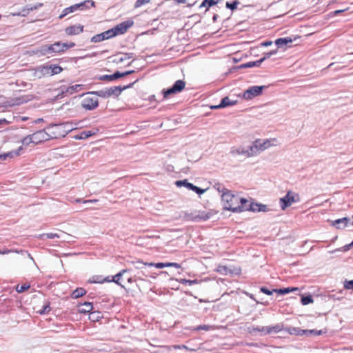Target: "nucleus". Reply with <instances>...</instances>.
<instances>
[{"label": "nucleus", "instance_id": "1", "mask_svg": "<svg viewBox=\"0 0 353 353\" xmlns=\"http://www.w3.org/2000/svg\"><path fill=\"white\" fill-rule=\"evenodd\" d=\"M73 127L72 124L68 122L50 124L47 127V130L50 132L51 137L52 139H57L59 137H64L70 131H72Z\"/></svg>", "mask_w": 353, "mask_h": 353}, {"label": "nucleus", "instance_id": "2", "mask_svg": "<svg viewBox=\"0 0 353 353\" xmlns=\"http://www.w3.org/2000/svg\"><path fill=\"white\" fill-rule=\"evenodd\" d=\"M241 197L234 194L230 190L221 194V202L225 210L234 212V208H237Z\"/></svg>", "mask_w": 353, "mask_h": 353}, {"label": "nucleus", "instance_id": "3", "mask_svg": "<svg viewBox=\"0 0 353 353\" xmlns=\"http://www.w3.org/2000/svg\"><path fill=\"white\" fill-rule=\"evenodd\" d=\"M95 6V3L92 0H85L79 3H75L72 5L68 8H65L62 13L59 15V18L60 19H63L65 16L68 15L70 13L74 12L77 10H88L92 7Z\"/></svg>", "mask_w": 353, "mask_h": 353}, {"label": "nucleus", "instance_id": "4", "mask_svg": "<svg viewBox=\"0 0 353 353\" xmlns=\"http://www.w3.org/2000/svg\"><path fill=\"white\" fill-rule=\"evenodd\" d=\"M39 51L42 55H49L54 53L63 52H65V49L63 43L57 41L50 45H44L41 46Z\"/></svg>", "mask_w": 353, "mask_h": 353}, {"label": "nucleus", "instance_id": "5", "mask_svg": "<svg viewBox=\"0 0 353 353\" xmlns=\"http://www.w3.org/2000/svg\"><path fill=\"white\" fill-rule=\"evenodd\" d=\"M214 214L212 211H195L194 212L185 213V219L192 221H205L210 219Z\"/></svg>", "mask_w": 353, "mask_h": 353}, {"label": "nucleus", "instance_id": "6", "mask_svg": "<svg viewBox=\"0 0 353 353\" xmlns=\"http://www.w3.org/2000/svg\"><path fill=\"white\" fill-rule=\"evenodd\" d=\"M283 325L276 324L272 326H256L253 327L254 332H259L261 336L271 334H276L281 331Z\"/></svg>", "mask_w": 353, "mask_h": 353}, {"label": "nucleus", "instance_id": "7", "mask_svg": "<svg viewBox=\"0 0 353 353\" xmlns=\"http://www.w3.org/2000/svg\"><path fill=\"white\" fill-rule=\"evenodd\" d=\"M81 106L85 110H93L99 106L98 98L95 95H89L87 92L81 101Z\"/></svg>", "mask_w": 353, "mask_h": 353}, {"label": "nucleus", "instance_id": "8", "mask_svg": "<svg viewBox=\"0 0 353 353\" xmlns=\"http://www.w3.org/2000/svg\"><path fill=\"white\" fill-rule=\"evenodd\" d=\"M259 206L258 203L251 202L245 198H241L239 204L237 208H234V213L241 212L243 211L254 212V208Z\"/></svg>", "mask_w": 353, "mask_h": 353}, {"label": "nucleus", "instance_id": "9", "mask_svg": "<svg viewBox=\"0 0 353 353\" xmlns=\"http://www.w3.org/2000/svg\"><path fill=\"white\" fill-rule=\"evenodd\" d=\"M185 86V82L183 80H177L173 85L167 90H163V97L181 92Z\"/></svg>", "mask_w": 353, "mask_h": 353}, {"label": "nucleus", "instance_id": "10", "mask_svg": "<svg viewBox=\"0 0 353 353\" xmlns=\"http://www.w3.org/2000/svg\"><path fill=\"white\" fill-rule=\"evenodd\" d=\"M265 86L264 85H254L249 88L248 90L244 91L243 97L245 99H252V98L260 95Z\"/></svg>", "mask_w": 353, "mask_h": 353}, {"label": "nucleus", "instance_id": "11", "mask_svg": "<svg viewBox=\"0 0 353 353\" xmlns=\"http://www.w3.org/2000/svg\"><path fill=\"white\" fill-rule=\"evenodd\" d=\"M33 139V143L38 144L43 141H48L52 139L50 132H47L45 130H39L31 134Z\"/></svg>", "mask_w": 353, "mask_h": 353}, {"label": "nucleus", "instance_id": "12", "mask_svg": "<svg viewBox=\"0 0 353 353\" xmlns=\"http://www.w3.org/2000/svg\"><path fill=\"white\" fill-rule=\"evenodd\" d=\"M134 24V21L132 20H127L125 21L114 28H111L112 30V32L114 33V37L119 34H124L130 27H132Z\"/></svg>", "mask_w": 353, "mask_h": 353}, {"label": "nucleus", "instance_id": "13", "mask_svg": "<svg viewBox=\"0 0 353 353\" xmlns=\"http://www.w3.org/2000/svg\"><path fill=\"white\" fill-rule=\"evenodd\" d=\"M230 154L235 156V155H243L246 157H250L254 156L253 152V148H252V146H249L248 148H232L230 150Z\"/></svg>", "mask_w": 353, "mask_h": 353}, {"label": "nucleus", "instance_id": "14", "mask_svg": "<svg viewBox=\"0 0 353 353\" xmlns=\"http://www.w3.org/2000/svg\"><path fill=\"white\" fill-rule=\"evenodd\" d=\"M270 145V141L268 140L263 141L261 140H256L251 146L252 148H253L254 154L256 155L259 152L268 148Z\"/></svg>", "mask_w": 353, "mask_h": 353}, {"label": "nucleus", "instance_id": "15", "mask_svg": "<svg viewBox=\"0 0 353 353\" xmlns=\"http://www.w3.org/2000/svg\"><path fill=\"white\" fill-rule=\"evenodd\" d=\"M114 37V33L112 32V30L109 29L101 34H97L93 36L90 41L93 43H97L105 39H108Z\"/></svg>", "mask_w": 353, "mask_h": 353}, {"label": "nucleus", "instance_id": "16", "mask_svg": "<svg viewBox=\"0 0 353 353\" xmlns=\"http://www.w3.org/2000/svg\"><path fill=\"white\" fill-rule=\"evenodd\" d=\"M137 81V80H135L134 82L132 83H129L128 85H124V86H112V87H110L109 88H108V92H109V97H111V96H115V97H118L121 94V93L122 92V91L128 89V88H132L133 86V85Z\"/></svg>", "mask_w": 353, "mask_h": 353}, {"label": "nucleus", "instance_id": "17", "mask_svg": "<svg viewBox=\"0 0 353 353\" xmlns=\"http://www.w3.org/2000/svg\"><path fill=\"white\" fill-rule=\"evenodd\" d=\"M288 332L290 334H296V335H303V334H310L319 336V335L322 334L324 332H323L322 330H300L297 331L295 328H292V329H288Z\"/></svg>", "mask_w": 353, "mask_h": 353}, {"label": "nucleus", "instance_id": "18", "mask_svg": "<svg viewBox=\"0 0 353 353\" xmlns=\"http://www.w3.org/2000/svg\"><path fill=\"white\" fill-rule=\"evenodd\" d=\"M148 276H150L152 278H156V276L150 274L145 268L140 270H135L134 271L133 273V278H137L138 281H145V278Z\"/></svg>", "mask_w": 353, "mask_h": 353}, {"label": "nucleus", "instance_id": "19", "mask_svg": "<svg viewBox=\"0 0 353 353\" xmlns=\"http://www.w3.org/2000/svg\"><path fill=\"white\" fill-rule=\"evenodd\" d=\"M83 30V26L78 24L70 26L65 28V31L68 35H77L82 32Z\"/></svg>", "mask_w": 353, "mask_h": 353}, {"label": "nucleus", "instance_id": "20", "mask_svg": "<svg viewBox=\"0 0 353 353\" xmlns=\"http://www.w3.org/2000/svg\"><path fill=\"white\" fill-rule=\"evenodd\" d=\"M266 59V57H263L257 61H250L245 63L241 64L239 66H238V68L242 69V68H252V67H259L260 65Z\"/></svg>", "mask_w": 353, "mask_h": 353}, {"label": "nucleus", "instance_id": "21", "mask_svg": "<svg viewBox=\"0 0 353 353\" xmlns=\"http://www.w3.org/2000/svg\"><path fill=\"white\" fill-rule=\"evenodd\" d=\"M121 74H120V72L116 71L112 74L101 75L99 77V79L101 81H112L118 79L119 78H121Z\"/></svg>", "mask_w": 353, "mask_h": 353}, {"label": "nucleus", "instance_id": "22", "mask_svg": "<svg viewBox=\"0 0 353 353\" xmlns=\"http://www.w3.org/2000/svg\"><path fill=\"white\" fill-rule=\"evenodd\" d=\"M134 54L132 52L128 53H119L117 54V58L114 59L113 62H115L117 63H123L124 61L130 59L133 57Z\"/></svg>", "mask_w": 353, "mask_h": 353}, {"label": "nucleus", "instance_id": "23", "mask_svg": "<svg viewBox=\"0 0 353 353\" xmlns=\"http://www.w3.org/2000/svg\"><path fill=\"white\" fill-rule=\"evenodd\" d=\"M50 67L49 65H42L39 67L37 69V73L38 74V77L41 78L43 76H50Z\"/></svg>", "mask_w": 353, "mask_h": 353}, {"label": "nucleus", "instance_id": "24", "mask_svg": "<svg viewBox=\"0 0 353 353\" xmlns=\"http://www.w3.org/2000/svg\"><path fill=\"white\" fill-rule=\"evenodd\" d=\"M221 0H203L199 6V8H205L207 12L210 8L219 3Z\"/></svg>", "mask_w": 353, "mask_h": 353}, {"label": "nucleus", "instance_id": "25", "mask_svg": "<svg viewBox=\"0 0 353 353\" xmlns=\"http://www.w3.org/2000/svg\"><path fill=\"white\" fill-rule=\"evenodd\" d=\"M131 272V270H130V269L122 270L119 273H117V274L113 276L112 279H110V282H114L116 284L123 287V285L119 283V280L121 279V278L123 275V274L125 272Z\"/></svg>", "mask_w": 353, "mask_h": 353}, {"label": "nucleus", "instance_id": "26", "mask_svg": "<svg viewBox=\"0 0 353 353\" xmlns=\"http://www.w3.org/2000/svg\"><path fill=\"white\" fill-rule=\"evenodd\" d=\"M32 99L31 95L21 96L13 99V101L14 105H20L30 101Z\"/></svg>", "mask_w": 353, "mask_h": 353}, {"label": "nucleus", "instance_id": "27", "mask_svg": "<svg viewBox=\"0 0 353 353\" xmlns=\"http://www.w3.org/2000/svg\"><path fill=\"white\" fill-rule=\"evenodd\" d=\"M96 134V131L94 130H84L79 133V134L77 135L75 137L76 139L80 140V139H85L92 135H94Z\"/></svg>", "mask_w": 353, "mask_h": 353}, {"label": "nucleus", "instance_id": "28", "mask_svg": "<svg viewBox=\"0 0 353 353\" xmlns=\"http://www.w3.org/2000/svg\"><path fill=\"white\" fill-rule=\"evenodd\" d=\"M93 309L92 303L90 302H84L79 307V312L82 314L90 312Z\"/></svg>", "mask_w": 353, "mask_h": 353}, {"label": "nucleus", "instance_id": "29", "mask_svg": "<svg viewBox=\"0 0 353 353\" xmlns=\"http://www.w3.org/2000/svg\"><path fill=\"white\" fill-rule=\"evenodd\" d=\"M89 95H95V97H99L102 98H108L109 97V92L108 88L105 90H101L98 91H92V92H88Z\"/></svg>", "mask_w": 353, "mask_h": 353}, {"label": "nucleus", "instance_id": "30", "mask_svg": "<svg viewBox=\"0 0 353 353\" xmlns=\"http://www.w3.org/2000/svg\"><path fill=\"white\" fill-rule=\"evenodd\" d=\"M14 252H17V253L26 254L32 261H34V259L32 257L31 254L30 253H28L27 251H24V250L17 251V250H14L3 249V250H0V254H7L12 253Z\"/></svg>", "mask_w": 353, "mask_h": 353}, {"label": "nucleus", "instance_id": "31", "mask_svg": "<svg viewBox=\"0 0 353 353\" xmlns=\"http://www.w3.org/2000/svg\"><path fill=\"white\" fill-rule=\"evenodd\" d=\"M236 103V101L231 100L228 97H225L221 99L219 107L225 108L228 106L235 105Z\"/></svg>", "mask_w": 353, "mask_h": 353}, {"label": "nucleus", "instance_id": "32", "mask_svg": "<svg viewBox=\"0 0 353 353\" xmlns=\"http://www.w3.org/2000/svg\"><path fill=\"white\" fill-rule=\"evenodd\" d=\"M299 201V194L288 191V206Z\"/></svg>", "mask_w": 353, "mask_h": 353}, {"label": "nucleus", "instance_id": "33", "mask_svg": "<svg viewBox=\"0 0 353 353\" xmlns=\"http://www.w3.org/2000/svg\"><path fill=\"white\" fill-rule=\"evenodd\" d=\"M86 291L85 289L82 288H78L75 290H74L72 293V297L73 299H77L85 294Z\"/></svg>", "mask_w": 353, "mask_h": 353}, {"label": "nucleus", "instance_id": "34", "mask_svg": "<svg viewBox=\"0 0 353 353\" xmlns=\"http://www.w3.org/2000/svg\"><path fill=\"white\" fill-rule=\"evenodd\" d=\"M175 184L177 187H181V186H184L185 188H187L188 189L190 190L192 189V185L193 184L191 183H189L188 181V180L185 179V180H179V181H176L175 182Z\"/></svg>", "mask_w": 353, "mask_h": 353}, {"label": "nucleus", "instance_id": "35", "mask_svg": "<svg viewBox=\"0 0 353 353\" xmlns=\"http://www.w3.org/2000/svg\"><path fill=\"white\" fill-rule=\"evenodd\" d=\"M50 76L59 74L62 70L63 68L60 67L58 65H50Z\"/></svg>", "mask_w": 353, "mask_h": 353}, {"label": "nucleus", "instance_id": "36", "mask_svg": "<svg viewBox=\"0 0 353 353\" xmlns=\"http://www.w3.org/2000/svg\"><path fill=\"white\" fill-rule=\"evenodd\" d=\"M177 281L179 282L181 284L188 285H192L193 284H197L199 282H201V281H199L197 279L188 280V279H177Z\"/></svg>", "mask_w": 353, "mask_h": 353}, {"label": "nucleus", "instance_id": "37", "mask_svg": "<svg viewBox=\"0 0 353 353\" xmlns=\"http://www.w3.org/2000/svg\"><path fill=\"white\" fill-rule=\"evenodd\" d=\"M240 2L237 0H234L232 2L227 1L225 3V7L232 11L236 9L238 5H239Z\"/></svg>", "mask_w": 353, "mask_h": 353}, {"label": "nucleus", "instance_id": "38", "mask_svg": "<svg viewBox=\"0 0 353 353\" xmlns=\"http://www.w3.org/2000/svg\"><path fill=\"white\" fill-rule=\"evenodd\" d=\"M214 188L219 192H221L222 194H224L225 192H228L229 190L225 188L223 185H222L221 183L217 182V183H215L214 185Z\"/></svg>", "mask_w": 353, "mask_h": 353}, {"label": "nucleus", "instance_id": "39", "mask_svg": "<svg viewBox=\"0 0 353 353\" xmlns=\"http://www.w3.org/2000/svg\"><path fill=\"white\" fill-rule=\"evenodd\" d=\"M50 305V302L46 301L44 305L43 306V308L41 310H39L38 312L40 314H45L49 313V312L51 310Z\"/></svg>", "mask_w": 353, "mask_h": 353}, {"label": "nucleus", "instance_id": "40", "mask_svg": "<svg viewBox=\"0 0 353 353\" xmlns=\"http://www.w3.org/2000/svg\"><path fill=\"white\" fill-rule=\"evenodd\" d=\"M101 276H97L94 277V279L92 281H90V283H103V282H110L109 276L101 279Z\"/></svg>", "mask_w": 353, "mask_h": 353}, {"label": "nucleus", "instance_id": "41", "mask_svg": "<svg viewBox=\"0 0 353 353\" xmlns=\"http://www.w3.org/2000/svg\"><path fill=\"white\" fill-rule=\"evenodd\" d=\"M349 221H350V219L348 218L344 217V218L339 219L334 221L333 225H339V223H342V224H343V228H345L347 225Z\"/></svg>", "mask_w": 353, "mask_h": 353}, {"label": "nucleus", "instance_id": "42", "mask_svg": "<svg viewBox=\"0 0 353 353\" xmlns=\"http://www.w3.org/2000/svg\"><path fill=\"white\" fill-rule=\"evenodd\" d=\"M23 150V148L20 146L17 150L10 151L6 153V156L10 158H13L14 157L19 156L20 154V152Z\"/></svg>", "mask_w": 353, "mask_h": 353}, {"label": "nucleus", "instance_id": "43", "mask_svg": "<svg viewBox=\"0 0 353 353\" xmlns=\"http://www.w3.org/2000/svg\"><path fill=\"white\" fill-rule=\"evenodd\" d=\"M42 6H43L42 3H38L34 6L27 5L26 6V8L23 9V12L27 11V12L28 13L30 11L37 10L39 8L41 7Z\"/></svg>", "mask_w": 353, "mask_h": 353}, {"label": "nucleus", "instance_id": "44", "mask_svg": "<svg viewBox=\"0 0 353 353\" xmlns=\"http://www.w3.org/2000/svg\"><path fill=\"white\" fill-rule=\"evenodd\" d=\"M45 236H46L47 238L50 239H54V238H60L61 237V236L58 233L50 232V233L40 234L39 235V238H42V237Z\"/></svg>", "mask_w": 353, "mask_h": 353}, {"label": "nucleus", "instance_id": "45", "mask_svg": "<svg viewBox=\"0 0 353 353\" xmlns=\"http://www.w3.org/2000/svg\"><path fill=\"white\" fill-rule=\"evenodd\" d=\"M313 303V299L311 296H301V303L304 305Z\"/></svg>", "mask_w": 353, "mask_h": 353}, {"label": "nucleus", "instance_id": "46", "mask_svg": "<svg viewBox=\"0 0 353 353\" xmlns=\"http://www.w3.org/2000/svg\"><path fill=\"white\" fill-rule=\"evenodd\" d=\"M275 44L278 48H280L283 45L287 46V37L277 39L275 41Z\"/></svg>", "mask_w": 353, "mask_h": 353}, {"label": "nucleus", "instance_id": "47", "mask_svg": "<svg viewBox=\"0 0 353 353\" xmlns=\"http://www.w3.org/2000/svg\"><path fill=\"white\" fill-rule=\"evenodd\" d=\"M30 287V285L23 284L21 285H17L16 287V290L19 293H21L29 289Z\"/></svg>", "mask_w": 353, "mask_h": 353}, {"label": "nucleus", "instance_id": "48", "mask_svg": "<svg viewBox=\"0 0 353 353\" xmlns=\"http://www.w3.org/2000/svg\"><path fill=\"white\" fill-rule=\"evenodd\" d=\"M145 265H148V267H155L158 269H161L165 268V263H146Z\"/></svg>", "mask_w": 353, "mask_h": 353}, {"label": "nucleus", "instance_id": "49", "mask_svg": "<svg viewBox=\"0 0 353 353\" xmlns=\"http://www.w3.org/2000/svg\"><path fill=\"white\" fill-rule=\"evenodd\" d=\"M21 143L24 145H28L31 143H33V139L32 138L31 134H29V135L26 136V137H24L21 140Z\"/></svg>", "mask_w": 353, "mask_h": 353}, {"label": "nucleus", "instance_id": "50", "mask_svg": "<svg viewBox=\"0 0 353 353\" xmlns=\"http://www.w3.org/2000/svg\"><path fill=\"white\" fill-rule=\"evenodd\" d=\"M146 263H143L141 261H138L134 263V268L136 270H140L141 269H144L145 266H148V265H145Z\"/></svg>", "mask_w": 353, "mask_h": 353}, {"label": "nucleus", "instance_id": "51", "mask_svg": "<svg viewBox=\"0 0 353 353\" xmlns=\"http://www.w3.org/2000/svg\"><path fill=\"white\" fill-rule=\"evenodd\" d=\"M97 199H88V200H83L81 199H77L75 200L76 203H82L83 204H88V203H94L97 202Z\"/></svg>", "mask_w": 353, "mask_h": 353}, {"label": "nucleus", "instance_id": "52", "mask_svg": "<svg viewBox=\"0 0 353 353\" xmlns=\"http://www.w3.org/2000/svg\"><path fill=\"white\" fill-rule=\"evenodd\" d=\"M191 190L194 191L197 194L201 195V194H203L205 192L206 190L205 189H202V188H201L199 187H197V186H196V185H194L193 184Z\"/></svg>", "mask_w": 353, "mask_h": 353}, {"label": "nucleus", "instance_id": "53", "mask_svg": "<svg viewBox=\"0 0 353 353\" xmlns=\"http://www.w3.org/2000/svg\"><path fill=\"white\" fill-rule=\"evenodd\" d=\"M280 202L282 210H285L287 208V194L280 199Z\"/></svg>", "mask_w": 353, "mask_h": 353}, {"label": "nucleus", "instance_id": "54", "mask_svg": "<svg viewBox=\"0 0 353 353\" xmlns=\"http://www.w3.org/2000/svg\"><path fill=\"white\" fill-rule=\"evenodd\" d=\"M150 1V0H137L134 3V8H139L141 6L148 3Z\"/></svg>", "mask_w": 353, "mask_h": 353}, {"label": "nucleus", "instance_id": "55", "mask_svg": "<svg viewBox=\"0 0 353 353\" xmlns=\"http://www.w3.org/2000/svg\"><path fill=\"white\" fill-rule=\"evenodd\" d=\"M267 211V205L259 204V206L254 208V212H265Z\"/></svg>", "mask_w": 353, "mask_h": 353}, {"label": "nucleus", "instance_id": "56", "mask_svg": "<svg viewBox=\"0 0 353 353\" xmlns=\"http://www.w3.org/2000/svg\"><path fill=\"white\" fill-rule=\"evenodd\" d=\"M168 267H174L175 268H181V265L178 263H171V262H167V263H165V268H168Z\"/></svg>", "mask_w": 353, "mask_h": 353}, {"label": "nucleus", "instance_id": "57", "mask_svg": "<svg viewBox=\"0 0 353 353\" xmlns=\"http://www.w3.org/2000/svg\"><path fill=\"white\" fill-rule=\"evenodd\" d=\"M210 328V325H200L195 328V330H205L208 331Z\"/></svg>", "mask_w": 353, "mask_h": 353}, {"label": "nucleus", "instance_id": "58", "mask_svg": "<svg viewBox=\"0 0 353 353\" xmlns=\"http://www.w3.org/2000/svg\"><path fill=\"white\" fill-rule=\"evenodd\" d=\"M352 246H353L352 242L350 243V244L344 245L343 247H342L341 248H339L337 250L342 251V252H346V251L349 250Z\"/></svg>", "mask_w": 353, "mask_h": 353}, {"label": "nucleus", "instance_id": "59", "mask_svg": "<svg viewBox=\"0 0 353 353\" xmlns=\"http://www.w3.org/2000/svg\"><path fill=\"white\" fill-rule=\"evenodd\" d=\"M346 289H353V280L346 281L344 284Z\"/></svg>", "mask_w": 353, "mask_h": 353}, {"label": "nucleus", "instance_id": "60", "mask_svg": "<svg viewBox=\"0 0 353 353\" xmlns=\"http://www.w3.org/2000/svg\"><path fill=\"white\" fill-rule=\"evenodd\" d=\"M261 292H263L265 294L271 295L274 291H272L265 287H262L261 288Z\"/></svg>", "mask_w": 353, "mask_h": 353}, {"label": "nucleus", "instance_id": "61", "mask_svg": "<svg viewBox=\"0 0 353 353\" xmlns=\"http://www.w3.org/2000/svg\"><path fill=\"white\" fill-rule=\"evenodd\" d=\"M75 46V43H63V46H64V49H65V51L69 48H71L72 47H74Z\"/></svg>", "mask_w": 353, "mask_h": 353}, {"label": "nucleus", "instance_id": "62", "mask_svg": "<svg viewBox=\"0 0 353 353\" xmlns=\"http://www.w3.org/2000/svg\"><path fill=\"white\" fill-rule=\"evenodd\" d=\"M273 291L278 292L279 294H287V288H283L279 289V290L274 289V290H273Z\"/></svg>", "mask_w": 353, "mask_h": 353}, {"label": "nucleus", "instance_id": "63", "mask_svg": "<svg viewBox=\"0 0 353 353\" xmlns=\"http://www.w3.org/2000/svg\"><path fill=\"white\" fill-rule=\"evenodd\" d=\"M79 87V85H76L74 86H71L70 88H68V92H70V94H72L73 92L78 88Z\"/></svg>", "mask_w": 353, "mask_h": 353}, {"label": "nucleus", "instance_id": "64", "mask_svg": "<svg viewBox=\"0 0 353 353\" xmlns=\"http://www.w3.org/2000/svg\"><path fill=\"white\" fill-rule=\"evenodd\" d=\"M134 72V70H128V71H125L124 72H120V74H121V77H125L128 74H132Z\"/></svg>", "mask_w": 353, "mask_h": 353}]
</instances>
